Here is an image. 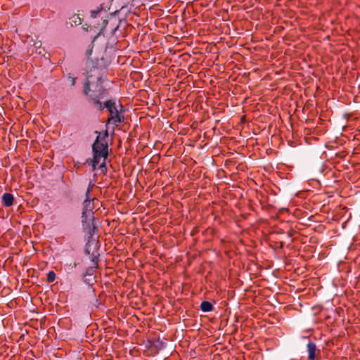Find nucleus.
Listing matches in <instances>:
<instances>
[{"label":"nucleus","instance_id":"nucleus-1","mask_svg":"<svg viewBox=\"0 0 360 360\" xmlns=\"http://www.w3.org/2000/svg\"><path fill=\"white\" fill-rule=\"evenodd\" d=\"M108 136V132L106 130L103 133H99L92 145L93 159L91 163L93 169H95L96 165L103 159V162L99 165V169L103 174H106L108 172L105 164V160L108 156V146L106 141Z\"/></svg>","mask_w":360,"mask_h":360},{"label":"nucleus","instance_id":"nucleus-2","mask_svg":"<svg viewBox=\"0 0 360 360\" xmlns=\"http://www.w3.org/2000/svg\"><path fill=\"white\" fill-rule=\"evenodd\" d=\"M104 106L110 113L107 124L112 122L115 125L117 126L119 123L124 121V117L122 114V112L124 111V107L121 103L117 105L115 100L110 99L104 102Z\"/></svg>","mask_w":360,"mask_h":360},{"label":"nucleus","instance_id":"nucleus-3","mask_svg":"<svg viewBox=\"0 0 360 360\" xmlns=\"http://www.w3.org/2000/svg\"><path fill=\"white\" fill-rule=\"evenodd\" d=\"M96 219L94 212H82V225L83 231L87 236L88 238H92L98 233V227L96 225Z\"/></svg>","mask_w":360,"mask_h":360},{"label":"nucleus","instance_id":"nucleus-4","mask_svg":"<svg viewBox=\"0 0 360 360\" xmlns=\"http://www.w3.org/2000/svg\"><path fill=\"white\" fill-rule=\"evenodd\" d=\"M96 70L100 71V76L98 77V82L101 84L106 79L107 77L106 61L103 57L101 59H96L91 72H94Z\"/></svg>","mask_w":360,"mask_h":360},{"label":"nucleus","instance_id":"nucleus-5","mask_svg":"<svg viewBox=\"0 0 360 360\" xmlns=\"http://www.w3.org/2000/svg\"><path fill=\"white\" fill-rule=\"evenodd\" d=\"M316 346L315 343L309 342L307 344L308 359L314 360L316 359Z\"/></svg>","mask_w":360,"mask_h":360},{"label":"nucleus","instance_id":"nucleus-6","mask_svg":"<svg viewBox=\"0 0 360 360\" xmlns=\"http://www.w3.org/2000/svg\"><path fill=\"white\" fill-rule=\"evenodd\" d=\"M14 197L11 193H5L2 195V203L5 207H10L13 204Z\"/></svg>","mask_w":360,"mask_h":360},{"label":"nucleus","instance_id":"nucleus-7","mask_svg":"<svg viewBox=\"0 0 360 360\" xmlns=\"http://www.w3.org/2000/svg\"><path fill=\"white\" fill-rule=\"evenodd\" d=\"M213 305L208 301H203L200 304V309L203 312H210L213 309Z\"/></svg>","mask_w":360,"mask_h":360},{"label":"nucleus","instance_id":"nucleus-8","mask_svg":"<svg viewBox=\"0 0 360 360\" xmlns=\"http://www.w3.org/2000/svg\"><path fill=\"white\" fill-rule=\"evenodd\" d=\"M95 200V198H92V199H87V200H84V208H83V211L82 212H93V205L91 204V200L94 201Z\"/></svg>","mask_w":360,"mask_h":360},{"label":"nucleus","instance_id":"nucleus-9","mask_svg":"<svg viewBox=\"0 0 360 360\" xmlns=\"http://www.w3.org/2000/svg\"><path fill=\"white\" fill-rule=\"evenodd\" d=\"M90 98L92 100L94 104L98 107V108L102 111L105 108L104 103H102L98 98L94 97V94H90Z\"/></svg>","mask_w":360,"mask_h":360},{"label":"nucleus","instance_id":"nucleus-10","mask_svg":"<svg viewBox=\"0 0 360 360\" xmlns=\"http://www.w3.org/2000/svg\"><path fill=\"white\" fill-rule=\"evenodd\" d=\"M108 94V90L102 86L98 89V93L94 94V97H96L97 98H103L105 97Z\"/></svg>","mask_w":360,"mask_h":360},{"label":"nucleus","instance_id":"nucleus-11","mask_svg":"<svg viewBox=\"0 0 360 360\" xmlns=\"http://www.w3.org/2000/svg\"><path fill=\"white\" fill-rule=\"evenodd\" d=\"M56 279V274L53 271H50L47 274L46 281L48 283H53Z\"/></svg>","mask_w":360,"mask_h":360},{"label":"nucleus","instance_id":"nucleus-12","mask_svg":"<svg viewBox=\"0 0 360 360\" xmlns=\"http://www.w3.org/2000/svg\"><path fill=\"white\" fill-rule=\"evenodd\" d=\"M98 256L99 255H94V254H92L91 255V261L92 262V266H94V267H97L98 266Z\"/></svg>","mask_w":360,"mask_h":360},{"label":"nucleus","instance_id":"nucleus-13","mask_svg":"<svg viewBox=\"0 0 360 360\" xmlns=\"http://www.w3.org/2000/svg\"><path fill=\"white\" fill-rule=\"evenodd\" d=\"M84 94L86 95H89L90 96V94H95L94 93V91H92V92L91 93V89H90V85H89V82L87 81L85 82L84 84Z\"/></svg>","mask_w":360,"mask_h":360},{"label":"nucleus","instance_id":"nucleus-14","mask_svg":"<svg viewBox=\"0 0 360 360\" xmlns=\"http://www.w3.org/2000/svg\"><path fill=\"white\" fill-rule=\"evenodd\" d=\"M97 269V267H94V266H91L86 269L85 273L84 274V276L86 277V276H92L95 273V269Z\"/></svg>","mask_w":360,"mask_h":360},{"label":"nucleus","instance_id":"nucleus-15","mask_svg":"<svg viewBox=\"0 0 360 360\" xmlns=\"http://www.w3.org/2000/svg\"><path fill=\"white\" fill-rule=\"evenodd\" d=\"M100 12H101V9L91 11V17L94 18H96Z\"/></svg>","mask_w":360,"mask_h":360},{"label":"nucleus","instance_id":"nucleus-16","mask_svg":"<svg viewBox=\"0 0 360 360\" xmlns=\"http://www.w3.org/2000/svg\"><path fill=\"white\" fill-rule=\"evenodd\" d=\"M91 190V186L89 185L87 188V191L86 192V199L85 200L91 199V196H90Z\"/></svg>","mask_w":360,"mask_h":360},{"label":"nucleus","instance_id":"nucleus-17","mask_svg":"<svg viewBox=\"0 0 360 360\" xmlns=\"http://www.w3.org/2000/svg\"><path fill=\"white\" fill-rule=\"evenodd\" d=\"M157 342L158 343V345H155L156 347L159 349H162L164 347L165 342L162 340H158Z\"/></svg>","mask_w":360,"mask_h":360},{"label":"nucleus","instance_id":"nucleus-18","mask_svg":"<svg viewBox=\"0 0 360 360\" xmlns=\"http://www.w3.org/2000/svg\"><path fill=\"white\" fill-rule=\"evenodd\" d=\"M70 81H71V84L72 85H75V78L70 77Z\"/></svg>","mask_w":360,"mask_h":360},{"label":"nucleus","instance_id":"nucleus-19","mask_svg":"<svg viewBox=\"0 0 360 360\" xmlns=\"http://www.w3.org/2000/svg\"><path fill=\"white\" fill-rule=\"evenodd\" d=\"M91 52H92V50L91 49H88L86 51V55L87 56H90L91 54Z\"/></svg>","mask_w":360,"mask_h":360},{"label":"nucleus","instance_id":"nucleus-20","mask_svg":"<svg viewBox=\"0 0 360 360\" xmlns=\"http://www.w3.org/2000/svg\"><path fill=\"white\" fill-rule=\"evenodd\" d=\"M84 282L86 283L89 285H92V283H90V280L89 279L85 278L84 279Z\"/></svg>","mask_w":360,"mask_h":360}]
</instances>
